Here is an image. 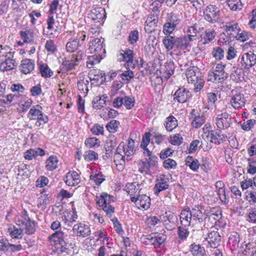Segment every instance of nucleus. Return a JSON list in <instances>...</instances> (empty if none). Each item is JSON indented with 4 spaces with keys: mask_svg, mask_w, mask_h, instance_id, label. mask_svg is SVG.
<instances>
[{
    "mask_svg": "<svg viewBox=\"0 0 256 256\" xmlns=\"http://www.w3.org/2000/svg\"><path fill=\"white\" fill-rule=\"evenodd\" d=\"M90 50L93 55L88 58L87 66L92 68L94 64L99 63L104 56L106 52L104 38L93 40L90 42Z\"/></svg>",
    "mask_w": 256,
    "mask_h": 256,
    "instance_id": "obj_1",
    "label": "nucleus"
},
{
    "mask_svg": "<svg viewBox=\"0 0 256 256\" xmlns=\"http://www.w3.org/2000/svg\"><path fill=\"white\" fill-rule=\"evenodd\" d=\"M136 188V186L133 183L129 185V194L132 202L134 203L138 209L148 210L150 205V198L145 194L140 195V191L136 193L138 189L135 191Z\"/></svg>",
    "mask_w": 256,
    "mask_h": 256,
    "instance_id": "obj_2",
    "label": "nucleus"
},
{
    "mask_svg": "<svg viewBox=\"0 0 256 256\" xmlns=\"http://www.w3.org/2000/svg\"><path fill=\"white\" fill-rule=\"evenodd\" d=\"M16 224L19 226L24 227L25 232L28 234H32L36 231V222L30 220L26 212L18 218Z\"/></svg>",
    "mask_w": 256,
    "mask_h": 256,
    "instance_id": "obj_3",
    "label": "nucleus"
},
{
    "mask_svg": "<svg viewBox=\"0 0 256 256\" xmlns=\"http://www.w3.org/2000/svg\"><path fill=\"white\" fill-rule=\"evenodd\" d=\"M84 53L82 51H79L76 54H72L66 58L62 64V70L68 71L74 69L82 59Z\"/></svg>",
    "mask_w": 256,
    "mask_h": 256,
    "instance_id": "obj_4",
    "label": "nucleus"
},
{
    "mask_svg": "<svg viewBox=\"0 0 256 256\" xmlns=\"http://www.w3.org/2000/svg\"><path fill=\"white\" fill-rule=\"evenodd\" d=\"M112 198L107 194L102 193L100 198L97 202L99 206L102 208L106 215L110 218L112 216L114 210V208L110 204L111 202L113 201Z\"/></svg>",
    "mask_w": 256,
    "mask_h": 256,
    "instance_id": "obj_5",
    "label": "nucleus"
},
{
    "mask_svg": "<svg viewBox=\"0 0 256 256\" xmlns=\"http://www.w3.org/2000/svg\"><path fill=\"white\" fill-rule=\"evenodd\" d=\"M231 124V116L227 112L218 114L216 118V124L220 130L227 129Z\"/></svg>",
    "mask_w": 256,
    "mask_h": 256,
    "instance_id": "obj_6",
    "label": "nucleus"
},
{
    "mask_svg": "<svg viewBox=\"0 0 256 256\" xmlns=\"http://www.w3.org/2000/svg\"><path fill=\"white\" fill-rule=\"evenodd\" d=\"M219 10L215 6L210 5L204 12V18L210 22L215 23L219 20Z\"/></svg>",
    "mask_w": 256,
    "mask_h": 256,
    "instance_id": "obj_7",
    "label": "nucleus"
},
{
    "mask_svg": "<svg viewBox=\"0 0 256 256\" xmlns=\"http://www.w3.org/2000/svg\"><path fill=\"white\" fill-rule=\"evenodd\" d=\"M190 212L192 214V218L194 220H198L199 222H202L208 217V214L204 207L200 205H194Z\"/></svg>",
    "mask_w": 256,
    "mask_h": 256,
    "instance_id": "obj_8",
    "label": "nucleus"
},
{
    "mask_svg": "<svg viewBox=\"0 0 256 256\" xmlns=\"http://www.w3.org/2000/svg\"><path fill=\"white\" fill-rule=\"evenodd\" d=\"M11 55V52L8 53L5 56V60L0 63V70L1 71H8L17 67L18 64L14 59L10 58Z\"/></svg>",
    "mask_w": 256,
    "mask_h": 256,
    "instance_id": "obj_9",
    "label": "nucleus"
},
{
    "mask_svg": "<svg viewBox=\"0 0 256 256\" xmlns=\"http://www.w3.org/2000/svg\"><path fill=\"white\" fill-rule=\"evenodd\" d=\"M208 246L212 248H218L221 242V236L218 231H212L206 238Z\"/></svg>",
    "mask_w": 256,
    "mask_h": 256,
    "instance_id": "obj_10",
    "label": "nucleus"
},
{
    "mask_svg": "<svg viewBox=\"0 0 256 256\" xmlns=\"http://www.w3.org/2000/svg\"><path fill=\"white\" fill-rule=\"evenodd\" d=\"M256 63V55L252 52L244 54L241 58V64L245 68L248 69Z\"/></svg>",
    "mask_w": 256,
    "mask_h": 256,
    "instance_id": "obj_11",
    "label": "nucleus"
},
{
    "mask_svg": "<svg viewBox=\"0 0 256 256\" xmlns=\"http://www.w3.org/2000/svg\"><path fill=\"white\" fill-rule=\"evenodd\" d=\"M106 17V13L104 8L100 7L93 8L89 14L88 18L94 23H98Z\"/></svg>",
    "mask_w": 256,
    "mask_h": 256,
    "instance_id": "obj_12",
    "label": "nucleus"
},
{
    "mask_svg": "<svg viewBox=\"0 0 256 256\" xmlns=\"http://www.w3.org/2000/svg\"><path fill=\"white\" fill-rule=\"evenodd\" d=\"M163 218L164 220H162L166 229L171 230L174 228L176 224L178 222V217L174 213L170 211L166 212Z\"/></svg>",
    "mask_w": 256,
    "mask_h": 256,
    "instance_id": "obj_13",
    "label": "nucleus"
},
{
    "mask_svg": "<svg viewBox=\"0 0 256 256\" xmlns=\"http://www.w3.org/2000/svg\"><path fill=\"white\" fill-rule=\"evenodd\" d=\"M191 97L190 91L184 88H178L174 95V100L178 102L184 103Z\"/></svg>",
    "mask_w": 256,
    "mask_h": 256,
    "instance_id": "obj_14",
    "label": "nucleus"
},
{
    "mask_svg": "<svg viewBox=\"0 0 256 256\" xmlns=\"http://www.w3.org/2000/svg\"><path fill=\"white\" fill-rule=\"evenodd\" d=\"M180 218L182 224L184 227L190 226L192 216L188 206L184 207L180 214Z\"/></svg>",
    "mask_w": 256,
    "mask_h": 256,
    "instance_id": "obj_15",
    "label": "nucleus"
},
{
    "mask_svg": "<svg viewBox=\"0 0 256 256\" xmlns=\"http://www.w3.org/2000/svg\"><path fill=\"white\" fill-rule=\"evenodd\" d=\"M158 16L157 14H150L148 16L146 22L144 30L147 33H150L156 26L158 22Z\"/></svg>",
    "mask_w": 256,
    "mask_h": 256,
    "instance_id": "obj_16",
    "label": "nucleus"
},
{
    "mask_svg": "<svg viewBox=\"0 0 256 256\" xmlns=\"http://www.w3.org/2000/svg\"><path fill=\"white\" fill-rule=\"evenodd\" d=\"M72 230L78 236L85 237L90 235V233L89 226L81 223L74 224Z\"/></svg>",
    "mask_w": 256,
    "mask_h": 256,
    "instance_id": "obj_17",
    "label": "nucleus"
},
{
    "mask_svg": "<svg viewBox=\"0 0 256 256\" xmlns=\"http://www.w3.org/2000/svg\"><path fill=\"white\" fill-rule=\"evenodd\" d=\"M64 180L66 185L71 186L78 184L80 182L79 174L75 171L68 172Z\"/></svg>",
    "mask_w": 256,
    "mask_h": 256,
    "instance_id": "obj_18",
    "label": "nucleus"
},
{
    "mask_svg": "<svg viewBox=\"0 0 256 256\" xmlns=\"http://www.w3.org/2000/svg\"><path fill=\"white\" fill-rule=\"evenodd\" d=\"M34 62L30 59H24L22 60L20 70L24 74L30 73L34 70Z\"/></svg>",
    "mask_w": 256,
    "mask_h": 256,
    "instance_id": "obj_19",
    "label": "nucleus"
},
{
    "mask_svg": "<svg viewBox=\"0 0 256 256\" xmlns=\"http://www.w3.org/2000/svg\"><path fill=\"white\" fill-rule=\"evenodd\" d=\"M200 73L196 67H191L186 72V76L188 83H194L199 79Z\"/></svg>",
    "mask_w": 256,
    "mask_h": 256,
    "instance_id": "obj_20",
    "label": "nucleus"
},
{
    "mask_svg": "<svg viewBox=\"0 0 256 256\" xmlns=\"http://www.w3.org/2000/svg\"><path fill=\"white\" fill-rule=\"evenodd\" d=\"M230 103L234 108L238 109L244 106L246 103L245 98L241 94H236L232 97Z\"/></svg>",
    "mask_w": 256,
    "mask_h": 256,
    "instance_id": "obj_21",
    "label": "nucleus"
},
{
    "mask_svg": "<svg viewBox=\"0 0 256 256\" xmlns=\"http://www.w3.org/2000/svg\"><path fill=\"white\" fill-rule=\"evenodd\" d=\"M225 66L222 62L217 64L216 68L213 71L217 78H218V82H222L228 78V74L224 72Z\"/></svg>",
    "mask_w": 256,
    "mask_h": 256,
    "instance_id": "obj_22",
    "label": "nucleus"
},
{
    "mask_svg": "<svg viewBox=\"0 0 256 256\" xmlns=\"http://www.w3.org/2000/svg\"><path fill=\"white\" fill-rule=\"evenodd\" d=\"M190 42V38H188L186 36L175 38V46L178 49L184 50L188 46Z\"/></svg>",
    "mask_w": 256,
    "mask_h": 256,
    "instance_id": "obj_23",
    "label": "nucleus"
},
{
    "mask_svg": "<svg viewBox=\"0 0 256 256\" xmlns=\"http://www.w3.org/2000/svg\"><path fill=\"white\" fill-rule=\"evenodd\" d=\"M216 34V32L214 30H206L204 34H202L201 41L203 44H209L214 39Z\"/></svg>",
    "mask_w": 256,
    "mask_h": 256,
    "instance_id": "obj_24",
    "label": "nucleus"
},
{
    "mask_svg": "<svg viewBox=\"0 0 256 256\" xmlns=\"http://www.w3.org/2000/svg\"><path fill=\"white\" fill-rule=\"evenodd\" d=\"M42 110V106L39 105L32 106L28 112V118L30 120H34L36 118H38L39 116L44 114Z\"/></svg>",
    "mask_w": 256,
    "mask_h": 256,
    "instance_id": "obj_25",
    "label": "nucleus"
},
{
    "mask_svg": "<svg viewBox=\"0 0 256 256\" xmlns=\"http://www.w3.org/2000/svg\"><path fill=\"white\" fill-rule=\"evenodd\" d=\"M225 30L230 35H234L236 34L238 31H241L240 28L237 22H232L226 24L225 26Z\"/></svg>",
    "mask_w": 256,
    "mask_h": 256,
    "instance_id": "obj_26",
    "label": "nucleus"
},
{
    "mask_svg": "<svg viewBox=\"0 0 256 256\" xmlns=\"http://www.w3.org/2000/svg\"><path fill=\"white\" fill-rule=\"evenodd\" d=\"M107 96H96L92 100L93 108L96 109H100L106 105V98Z\"/></svg>",
    "mask_w": 256,
    "mask_h": 256,
    "instance_id": "obj_27",
    "label": "nucleus"
},
{
    "mask_svg": "<svg viewBox=\"0 0 256 256\" xmlns=\"http://www.w3.org/2000/svg\"><path fill=\"white\" fill-rule=\"evenodd\" d=\"M124 152L125 156L120 155V156L121 158L120 160H114L116 168L118 171L120 172H122L124 170L126 164V159L128 158V155L126 154V153L128 152V148L124 147Z\"/></svg>",
    "mask_w": 256,
    "mask_h": 256,
    "instance_id": "obj_28",
    "label": "nucleus"
},
{
    "mask_svg": "<svg viewBox=\"0 0 256 256\" xmlns=\"http://www.w3.org/2000/svg\"><path fill=\"white\" fill-rule=\"evenodd\" d=\"M164 70V76L167 79L174 74V66L172 62H166L165 63L164 68H162Z\"/></svg>",
    "mask_w": 256,
    "mask_h": 256,
    "instance_id": "obj_29",
    "label": "nucleus"
},
{
    "mask_svg": "<svg viewBox=\"0 0 256 256\" xmlns=\"http://www.w3.org/2000/svg\"><path fill=\"white\" fill-rule=\"evenodd\" d=\"M58 158L55 156H51L46 160V168L48 170H54L58 168Z\"/></svg>",
    "mask_w": 256,
    "mask_h": 256,
    "instance_id": "obj_30",
    "label": "nucleus"
},
{
    "mask_svg": "<svg viewBox=\"0 0 256 256\" xmlns=\"http://www.w3.org/2000/svg\"><path fill=\"white\" fill-rule=\"evenodd\" d=\"M202 138L211 142H216V140L218 139V137L220 136L214 130H208V132H204V134L202 135Z\"/></svg>",
    "mask_w": 256,
    "mask_h": 256,
    "instance_id": "obj_31",
    "label": "nucleus"
},
{
    "mask_svg": "<svg viewBox=\"0 0 256 256\" xmlns=\"http://www.w3.org/2000/svg\"><path fill=\"white\" fill-rule=\"evenodd\" d=\"M53 236L54 237L57 236V238H58V240H60L61 242L60 252H64L65 250L67 249V248L66 247V244L64 241V239L66 238L67 235L66 234L63 232L58 230L54 232L53 234Z\"/></svg>",
    "mask_w": 256,
    "mask_h": 256,
    "instance_id": "obj_32",
    "label": "nucleus"
},
{
    "mask_svg": "<svg viewBox=\"0 0 256 256\" xmlns=\"http://www.w3.org/2000/svg\"><path fill=\"white\" fill-rule=\"evenodd\" d=\"M128 58V48H125L124 49L121 48L117 54V60L118 62L126 61L124 66L128 70V60L126 58Z\"/></svg>",
    "mask_w": 256,
    "mask_h": 256,
    "instance_id": "obj_33",
    "label": "nucleus"
},
{
    "mask_svg": "<svg viewBox=\"0 0 256 256\" xmlns=\"http://www.w3.org/2000/svg\"><path fill=\"white\" fill-rule=\"evenodd\" d=\"M8 232L12 238H22V229L15 226L9 228Z\"/></svg>",
    "mask_w": 256,
    "mask_h": 256,
    "instance_id": "obj_34",
    "label": "nucleus"
},
{
    "mask_svg": "<svg viewBox=\"0 0 256 256\" xmlns=\"http://www.w3.org/2000/svg\"><path fill=\"white\" fill-rule=\"evenodd\" d=\"M162 43L168 50H172L175 46V37L168 36L162 40Z\"/></svg>",
    "mask_w": 256,
    "mask_h": 256,
    "instance_id": "obj_35",
    "label": "nucleus"
},
{
    "mask_svg": "<svg viewBox=\"0 0 256 256\" xmlns=\"http://www.w3.org/2000/svg\"><path fill=\"white\" fill-rule=\"evenodd\" d=\"M227 4L232 10H239L243 8V4L241 0H228Z\"/></svg>",
    "mask_w": 256,
    "mask_h": 256,
    "instance_id": "obj_36",
    "label": "nucleus"
},
{
    "mask_svg": "<svg viewBox=\"0 0 256 256\" xmlns=\"http://www.w3.org/2000/svg\"><path fill=\"white\" fill-rule=\"evenodd\" d=\"M20 34L24 42H30L33 40L34 32L32 30L20 31Z\"/></svg>",
    "mask_w": 256,
    "mask_h": 256,
    "instance_id": "obj_37",
    "label": "nucleus"
},
{
    "mask_svg": "<svg viewBox=\"0 0 256 256\" xmlns=\"http://www.w3.org/2000/svg\"><path fill=\"white\" fill-rule=\"evenodd\" d=\"M122 104H124L126 108L128 109V96H126L124 98L118 96L114 98L113 102V106L114 108H118L122 106Z\"/></svg>",
    "mask_w": 256,
    "mask_h": 256,
    "instance_id": "obj_38",
    "label": "nucleus"
},
{
    "mask_svg": "<svg viewBox=\"0 0 256 256\" xmlns=\"http://www.w3.org/2000/svg\"><path fill=\"white\" fill-rule=\"evenodd\" d=\"M40 71L42 76L44 78H49L53 74L52 71L46 64L40 65Z\"/></svg>",
    "mask_w": 256,
    "mask_h": 256,
    "instance_id": "obj_39",
    "label": "nucleus"
},
{
    "mask_svg": "<svg viewBox=\"0 0 256 256\" xmlns=\"http://www.w3.org/2000/svg\"><path fill=\"white\" fill-rule=\"evenodd\" d=\"M177 126V120L175 118L171 116L166 118L165 126L167 130L170 132L176 128Z\"/></svg>",
    "mask_w": 256,
    "mask_h": 256,
    "instance_id": "obj_40",
    "label": "nucleus"
},
{
    "mask_svg": "<svg viewBox=\"0 0 256 256\" xmlns=\"http://www.w3.org/2000/svg\"><path fill=\"white\" fill-rule=\"evenodd\" d=\"M84 157L86 161L90 162L98 160V155L94 151L88 150L85 152Z\"/></svg>",
    "mask_w": 256,
    "mask_h": 256,
    "instance_id": "obj_41",
    "label": "nucleus"
},
{
    "mask_svg": "<svg viewBox=\"0 0 256 256\" xmlns=\"http://www.w3.org/2000/svg\"><path fill=\"white\" fill-rule=\"evenodd\" d=\"M78 39H74L70 40L66 44L67 51L70 52H74L78 46Z\"/></svg>",
    "mask_w": 256,
    "mask_h": 256,
    "instance_id": "obj_42",
    "label": "nucleus"
},
{
    "mask_svg": "<svg viewBox=\"0 0 256 256\" xmlns=\"http://www.w3.org/2000/svg\"><path fill=\"white\" fill-rule=\"evenodd\" d=\"M156 194L160 192L165 190L168 188V182L164 179L160 180V182H158L155 185Z\"/></svg>",
    "mask_w": 256,
    "mask_h": 256,
    "instance_id": "obj_43",
    "label": "nucleus"
},
{
    "mask_svg": "<svg viewBox=\"0 0 256 256\" xmlns=\"http://www.w3.org/2000/svg\"><path fill=\"white\" fill-rule=\"evenodd\" d=\"M100 142V140L96 138H88L85 140L86 146L89 148L98 147Z\"/></svg>",
    "mask_w": 256,
    "mask_h": 256,
    "instance_id": "obj_44",
    "label": "nucleus"
},
{
    "mask_svg": "<svg viewBox=\"0 0 256 256\" xmlns=\"http://www.w3.org/2000/svg\"><path fill=\"white\" fill-rule=\"evenodd\" d=\"M138 39L139 32L137 30H134L129 32V44L134 45Z\"/></svg>",
    "mask_w": 256,
    "mask_h": 256,
    "instance_id": "obj_45",
    "label": "nucleus"
},
{
    "mask_svg": "<svg viewBox=\"0 0 256 256\" xmlns=\"http://www.w3.org/2000/svg\"><path fill=\"white\" fill-rule=\"evenodd\" d=\"M207 214L210 218L216 220L222 214V210L218 207L212 208Z\"/></svg>",
    "mask_w": 256,
    "mask_h": 256,
    "instance_id": "obj_46",
    "label": "nucleus"
},
{
    "mask_svg": "<svg viewBox=\"0 0 256 256\" xmlns=\"http://www.w3.org/2000/svg\"><path fill=\"white\" fill-rule=\"evenodd\" d=\"M90 178L94 181L96 185H100L105 180L104 176L101 173L92 174Z\"/></svg>",
    "mask_w": 256,
    "mask_h": 256,
    "instance_id": "obj_47",
    "label": "nucleus"
},
{
    "mask_svg": "<svg viewBox=\"0 0 256 256\" xmlns=\"http://www.w3.org/2000/svg\"><path fill=\"white\" fill-rule=\"evenodd\" d=\"M116 146V138L114 136H112L109 137L106 140L104 145V148H110L114 150Z\"/></svg>",
    "mask_w": 256,
    "mask_h": 256,
    "instance_id": "obj_48",
    "label": "nucleus"
},
{
    "mask_svg": "<svg viewBox=\"0 0 256 256\" xmlns=\"http://www.w3.org/2000/svg\"><path fill=\"white\" fill-rule=\"evenodd\" d=\"M212 54L216 60H221L224 58V50L219 46H216L214 48L212 51Z\"/></svg>",
    "mask_w": 256,
    "mask_h": 256,
    "instance_id": "obj_49",
    "label": "nucleus"
},
{
    "mask_svg": "<svg viewBox=\"0 0 256 256\" xmlns=\"http://www.w3.org/2000/svg\"><path fill=\"white\" fill-rule=\"evenodd\" d=\"M178 238L181 240H186L188 236L189 232L186 227L179 226L178 228Z\"/></svg>",
    "mask_w": 256,
    "mask_h": 256,
    "instance_id": "obj_50",
    "label": "nucleus"
},
{
    "mask_svg": "<svg viewBox=\"0 0 256 256\" xmlns=\"http://www.w3.org/2000/svg\"><path fill=\"white\" fill-rule=\"evenodd\" d=\"M197 32V30L194 26H190L187 30L188 35L186 36H187L188 38H190V42L192 41L196 40L195 37L196 36Z\"/></svg>",
    "mask_w": 256,
    "mask_h": 256,
    "instance_id": "obj_51",
    "label": "nucleus"
},
{
    "mask_svg": "<svg viewBox=\"0 0 256 256\" xmlns=\"http://www.w3.org/2000/svg\"><path fill=\"white\" fill-rule=\"evenodd\" d=\"M138 146V142H135L134 140L129 138V156L135 154Z\"/></svg>",
    "mask_w": 256,
    "mask_h": 256,
    "instance_id": "obj_52",
    "label": "nucleus"
},
{
    "mask_svg": "<svg viewBox=\"0 0 256 256\" xmlns=\"http://www.w3.org/2000/svg\"><path fill=\"white\" fill-rule=\"evenodd\" d=\"M119 122L116 120H112L106 125V128L110 132H114L116 131Z\"/></svg>",
    "mask_w": 256,
    "mask_h": 256,
    "instance_id": "obj_53",
    "label": "nucleus"
},
{
    "mask_svg": "<svg viewBox=\"0 0 256 256\" xmlns=\"http://www.w3.org/2000/svg\"><path fill=\"white\" fill-rule=\"evenodd\" d=\"M176 26V25L174 23L166 22L164 26L163 32L166 34H170L174 31Z\"/></svg>",
    "mask_w": 256,
    "mask_h": 256,
    "instance_id": "obj_54",
    "label": "nucleus"
},
{
    "mask_svg": "<svg viewBox=\"0 0 256 256\" xmlns=\"http://www.w3.org/2000/svg\"><path fill=\"white\" fill-rule=\"evenodd\" d=\"M240 32V31H238L236 35L232 36V37L236 38V40L242 42L247 40L248 39V33L244 31H242Z\"/></svg>",
    "mask_w": 256,
    "mask_h": 256,
    "instance_id": "obj_55",
    "label": "nucleus"
},
{
    "mask_svg": "<svg viewBox=\"0 0 256 256\" xmlns=\"http://www.w3.org/2000/svg\"><path fill=\"white\" fill-rule=\"evenodd\" d=\"M36 120L35 126L37 127H40L41 126L46 124L48 121V118L47 116L44 114H42L38 118H36Z\"/></svg>",
    "mask_w": 256,
    "mask_h": 256,
    "instance_id": "obj_56",
    "label": "nucleus"
},
{
    "mask_svg": "<svg viewBox=\"0 0 256 256\" xmlns=\"http://www.w3.org/2000/svg\"><path fill=\"white\" fill-rule=\"evenodd\" d=\"M204 118L202 116H196L194 119L192 120V124L193 127L195 128H198L200 127L204 122Z\"/></svg>",
    "mask_w": 256,
    "mask_h": 256,
    "instance_id": "obj_57",
    "label": "nucleus"
},
{
    "mask_svg": "<svg viewBox=\"0 0 256 256\" xmlns=\"http://www.w3.org/2000/svg\"><path fill=\"white\" fill-rule=\"evenodd\" d=\"M135 54L134 51L129 50V68L131 67L134 68L138 64V61L136 59H134Z\"/></svg>",
    "mask_w": 256,
    "mask_h": 256,
    "instance_id": "obj_58",
    "label": "nucleus"
},
{
    "mask_svg": "<svg viewBox=\"0 0 256 256\" xmlns=\"http://www.w3.org/2000/svg\"><path fill=\"white\" fill-rule=\"evenodd\" d=\"M148 158L146 159V161L152 168L156 167L158 166V157L154 154L148 156Z\"/></svg>",
    "mask_w": 256,
    "mask_h": 256,
    "instance_id": "obj_59",
    "label": "nucleus"
},
{
    "mask_svg": "<svg viewBox=\"0 0 256 256\" xmlns=\"http://www.w3.org/2000/svg\"><path fill=\"white\" fill-rule=\"evenodd\" d=\"M256 120H248L242 124V128L244 130L248 131L254 126Z\"/></svg>",
    "mask_w": 256,
    "mask_h": 256,
    "instance_id": "obj_60",
    "label": "nucleus"
},
{
    "mask_svg": "<svg viewBox=\"0 0 256 256\" xmlns=\"http://www.w3.org/2000/svg\"><path fill=\"white\" fill-rule=\"evenodd\" d=\"M190 250L193 254L196 255L202 252V248L200 244L194 243L190 246Z\"/></svg>",
    "mask_w": 256,
    "mask_h": 256,
    "instance_id": "obj_61",
    "label": "nucleus"
},
{
    "mask_svg": "<svg viewBox=\"0 0 256 256\" xmlns=\"http://www.w3.org/2000/svg\"><path fill=\"white\" fill-rule=\"evenodd\" d=\"M182 138L180 134H176L170 138V142L173 145L178 146L182 143Z\"/></svg>",
    "mask_w": 256,
    "mask_h": 256,
    "instance_id": "obj_62",
    "label": "nucleus"
},
{
    "mask_svg": "<svg viewBox=\"0 0 256 256\" xmlns=\"http://www.w3.org/2000/svg\"><path fill=\"white\" fill-rule=\"evenodd\" d=\"M163 166L166 168L172 169L176 168V163L175 160L170 158H168L164 160Z\"/></svg>",
    "mask_w": 256,
    "mask_h": 256,
    "instance_id": "obj_63",
    "label": "nucleus"
},
{
    "mask_svg": "<svg viewBox=\"0 0 256 256\" xmlns=\"http://www.w3.org/2000/svg\"><path fill=\"white\" fill-rule=\"evenodd\" d=\"M150 132H146L144 134L140 144L141 148H146V147H147L150 142Z\"/></svg>",
    "mask_w": 256,
    "mask_h": 256,
    "instance_id": "obj_64",
    "label": "nucleus"
}]
</instances>
